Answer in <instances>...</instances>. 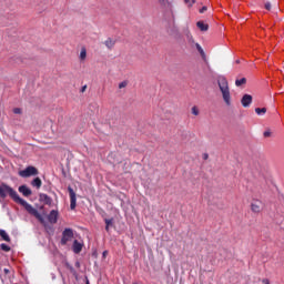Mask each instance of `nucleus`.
I'll use <instances>...</instances> for the list:
<instances>
[{"instance_id":"9","label":"nucleus","mask_w":284,"mask_h":284,"mask_svg":"<svg viewBox=\"0 0 284 284\" xmlns=\"http://www.w3.org/2000/svg\"><path fill=\"white\" fill-rule=\"evenodd\" d=\"M59 220V211L52 210L48 216L49 223H57Z\"/></svg>"},{"instance_id":"6","label":"nucleus","mask_w":284,"mask_h":284,"mask_svg":"<svg viewBox=\"0 0 284 284\" xmlns=\"http://www.w3.org/2000/svg\"><path fill=\"white\" fill-rule=\"evenodd\" d=\"M251 211L254 214H261V212H263V202H261V200H253L251 203Z\"/></svg>"},{"instance_id":"18","label":"nucleus","mask_w":284,"mask_h":284,"mask_svg":"<svg viewBox=\"0 0 284 284\" xmlns=\"http://www.w3.org/2000/svg\"><path fill=\"white\" fill-rule=\"evenodd\" d=\"M256 114H258V116H263V114H265L267 112L266 108H256L255 109Z\"/></svg>"},{"instance_id":"23","label":"nucleus","mask_w":284,"mask_h":284,"mask_svg":"<svg viewBox=\"0 0 284 284\" xmlns=\"http://www.w3.org/2000/svg\"><path fill=\"white\" fill-rule=\"evenodd\" d=\"M42 199H44L45 203H48V204L52 203V200L50 199V196H48L45 194L42 195Z\"/></svg>"},{"instance_id":"22","label":"nucleus","mask_w":284,"mask_h":284,"mask_svg":"<svg viewBox=\"0 0 284 284\" xmlns=\"http://www.w3.org/2000/svg\"><path fill=\"white\" fill-rule=\"evenodd\" d=\"M0 247L3 252H10V246H8V244H1Z\"/></svg>"},{"instance_id":"29","label":"nucleus","mask_w":284,"mask_h":284,"mask_svg":"<svg viewBox=\"0 0 284 284\" xmlns=\"http://www.w3.org/2000/svg\"><path fill=\"white\" fill-rule=\"evenodd\" d=\"M203 12H207V7H203L202 9H200V14H203Z\"/></svg>"},{"instance_id":"32","label":"nucleus","mask_w":284,"mask_h":284,"mask_svg":"<svg viewBox=\"0 0 284 284\" xmlns=\"http://www.w3.org/2000/svg\"><path fill=\"white\" fill-rule=\"evenodd\" d=\"M263 283L264 284H270V280H264Z\"/></svg>"},{"instance_id":"28","label":"nucleus","mask_w":284,"mask_h":284,"mask_svg":"<svg viewBox=\"0 0 284 284\" xmlns=\"http://www.w3.org/2000/svg\"><path fill=\"white\" fill-rule=\"evenodd\" d=\"M265 9H266V10H272V3L266 2V3H265Z\"/></svg>"},{"instance_id":"30","label":"nucleus","mask_w":284,"mask_h":284,"mask_svg":"<svg viewBox=\"0 0 284 284\" xmlns=\"http://www.w3.org/2000/svg\"><path fill=\"white\" fill-rule=\"evenodd\" d=\"M270 135H271L270 131L264 132V136H270Z\"/></svg>"},{"instance_id":"2","label":"nucleus","mask_w":284,"mask_h":284,"mask_svg":"<svg viewBox=\"0 0 284 284\" xmlns=\"http://www.w3.org/2000/svg\"><path fill=\"white\" fill-rule=\"evenodd\" d=\"M16 203H19L20 205H23L24 210H27L28 213H30L32 216H36V219H38V221H40L41 223H43V216H41L39 214V211H37V209H34L30 203H28L26 200L18 197L16 200Z\"/></svg>"},{"instance_id":"24","label":"nucleus","mask_w":284,"mask_h":284,"mask_svg":"<svg viewBox=\"0 0 284 284\" xmlns=\"http://www.w3.org/2000/svg\"><path fill=\"white\" fill-rule=\"evenodd\" d=\"M23 111L21 110V108H14L13 109V114H22Z\"/></svg>"},{"instance_id":"20","label":"nucleus","mask_w":284,"mask_h":284,"mask_svg":"<svg viewBox=\"0 0 284 284\" xmlns=\"http://www.w3.org/2000/svg\"><path fill=\"white\" fill-rule=\"evenodd\" d=\"M191 112L194 116H199L200 114L199 106H192Z\"/></svg>"},{"instance_id":"3","label":"nucleus","mask_w":284,"mask_h":284,"mask_svg":"<svg viewBox=\"0 0 284 284\" xmlns=\"http://www.w3.org/2000/svg\"><path fill=\"white\" fill-rule=\"evenodd\" d=\"M8 194H9V196H11V199H13V201H17L19 199V194L12 187H10L7 184L0 185V196L2 199H6V196H8Z\"/></svg>"},{"instance_id":"15","label":"nucleus","mask_w":284,"mask_h":284,"mask_svg":"<svg viewBox=\"0 0 284 284\" xmlns=\"http://www.w3.org/2000/svg\"><path fill=\"white\" fill-rule=\"evenodd\" d=\"M197 28L202 31V32H207L209 30V26L206 23H204L203 21H199L196 23Z\"/></svg>"},{"instance_id":"1","label":"nucleus","mask_w":284,"mask_h":284,"mask_svg":"<svg viewBox=\"0 0 284 284\" xmlns=\"http://www.w3.org/2000/svg\"><path fill=\"white\" fill-rule=\"evenodd\" d=\"M219 88L222 92L223 101L226 105H232V97L230 95V84L225 78L219 80Z\"/></svg>"},{"instance_id":"17","label":"nucleus","mask_w":284,"mask_h":284,"mask_svg":"<svg viewBox=\"0 0 284 284\" xmlns=\"http://www.w3.org/2000/svg\"><path fill=\"white\" fill-rule=\"evenodd\" d=\"M246 83H247V79H245V78H242V79L235 81V85L237 88H241V85H245Z\"/></svg>"},{"instance_id":"4","label":"nucleus","mask_w":284,"mask_h":284,"mask_svg":"<svg viewBox=\"0 0 284 284\" xmlns=\"http://www.w3.org/2000/svg\"><path fill=\"white\" fill-rule=\"evenodd\" d=\"M39 174V170L34 166H27L24 170L19 171V176L22 179H29V176H37Z\"/></svg>"},{"instance_id":"5","label":"nucleus","mask_w":284,"mask_h":284,"mask_svg":"<svg viewBox=\"0 0 284 284\" xmlns=\"http://www.w3.org/2000/svg\"><path fill=\"white\" fill-rule=\"evenodd\" d=\"M72 239H74V232H72V229H65L62 233V245H67L68 242L72 241Z\"/></svg>"},{"instance_id":"7","label":"nucleus","mask_w":284,"mask_h":284,"mask_svg":"<svg viewBox=\"0 0 284 284\" xmlns=\"http://www.w3.org/2000/svg\"><path fill=\"white\" fill-rule=\"evenodd\" d=\"M69 194H70V209L75 210L77 209V193H74V190L72 187H68Z\"/></svg>"},{"instance_id":"13","label":"nucleus","mask_w":284,"mask_h":284,"mask_svg":"<svg viewBox=\"0 0 284 284\" xmlns=\"http://www.w3.org/2000/svg\"><path fill=\"white\" fill-rule=\"evenodd\" d=\"M79 59L80 61H85L88 59V50L85 47L81 48Z\"/></svg>"},{"instance_id":"26","label":"nucleus","mask_w":284,"mask_h":284,"mask_svg":"<svg viewBox=\"0 0 284 284\" xmlns=\"http://www.w3.org/2000/svg\"><path fill=\"white\" fill-rule=\"evenodd\" d=\"M159 3H161V6H168V3H170V1L168 0H158Z\"/></svg>"},{"instance_id":"11","label":"nucleus","mask_w":284,"mask_h":284,"mask_svg":"<svg viewBox=\"0 0 284 284\" xmlns=\"http://www.w3.org/2000/svg\"><path fill=\"white\" fill-rule=\"evenodd\" d=\"M81 250H83V243L75 240L73 242V252H74V254H81Z\"/></svg>"},{"instance_id":"14","label":"nucleus","mask_w":284,"mask_h":284,"mask_svg":"<svg viewBox=\"0 0 284 284\" xmlns=\"http://www.w3.org/2000/svg\"><path fill=\"white\" fill-rule=\"evenodd\" d=\"M115 43H116V42H115L113 39H111V38H109V39H106V40L104 41V45H105L109 50H112V48H114Z\"/></svg>"},{"instance_id":"16","label":"nucleus","mask_w":284,"mask_h":284,"mask_svg":"<svg viewBox=\"0 0 284 284\" xmlns=\"http://www.w3.org/2000/svg\"><path fill=\"white\" fill-rule=\"evenodd\" d=\"M0 236L3 239V241H7V243H10V235H8V232L4 230H0Z\"/></svg>"},{"instance_id":"21","label":"nucleus","mask_w":284,"mask_h":284,"mask_svg":"<svg viewBox=\"0 0 284 284\" xmlns=\"http://www.w3.org/2000/svg\"><path fill=\"white\" fill-rule=\"evenodd\" d=\"M184 3H186L189 8H192V6L196 3V0H184Z\"/></svg>"},{"instance_id":"33","label":"nucleus","mask_w":284,"mask_h":284,"mask_svg":"<svg viewBox=\"0 0 284 284\" xmlns=\"http://www.w3.org/2000/svg\"><path fill=\"white\" fill-rule=\"evenodd\" d=\"M106 254H108V251H104V252H103V256H106Z\"/></svg>"},{"instance_id":"10","label":"nucleus","mask_w":284,"mask_h":284,"mask_svg":"<svg viewBox=\"0 0 284 284\" xmlns=\"http://www.w3.org/2000/svg\"><path fill=\"white\" fill-rule=\"evenodd\" d=\"M19 192L23 194V196H31L32 195V190L28 187L27 185H21L19 186Z\"/></svg>"},{"instance_id":"8","label":"nucleus","mask_w":284,"mask_h":284,"mask_svg":"<svg viewBox=\"0 0 284 284\" xmlns=\"http://www.w3.org/2000/svg\"><path fill=\"white\" fill-rule=\"evenodd\" d=\"M241 103L243 105V108H250V105H252V95L250 94H244Z\"/></svg>"},{"instance_id":"19","label":"nucleus","mask_w":284,"mask_h":284,"mask_svg":"<svg viewBox=\"0 0 284 284\" xmlns=\"http://www.w3.org/2000/svg\"><path fill=\"white\" fill-rule=\"evenodd\" d=\"M195 48L200 52L202 59H205V51H203V48L201 47V44L196 43Z\"/></svg>"},{"instance_id":"25","label":"nucleus","mask_w":284,"mask_h":284,"mask_svg":"<svg viewBox=\"0 0 284 284\" xmlns=\"http://www.w3.org/2000/svg\"><path fill=\"white\" fill-rule=\"evenodd\" d=\"M106 226L105 230H110V225H112V220H105Z\"/></svg>"},{"instance_id":"31","label":"nucleus","mask_w":284,"mask_h":284,"mask_svg":"<svg viewBox=\"0 0 284 284\" xmlns=\"http://www.w3.org/2000/svg\"><path fill=\"white\" fill-rule=\"evenodd\" d=\"M4 274H10V270L4 268Z\"/></svg>"},{"instance_id":"12","label":"nucleus","mask_w":284,"mask_h":284,"mask_svg":"<svg viewBox=\"0 0 284 284\" xmlns=\"http://www.w3.org/2000/svg\"><path fill=\"white\" fill-rule=\"evenodd\" d=\"M32 187H37V190L41 189V185H43V182L41 181V178H34L31 182Z\"/></svg>"},{"instance_id":"27","label":"nucleus","mask_w":284,"mask_h":284,"mask_svg":"<svg viewBox=\"0 0 284 284\" xmlns=\"http://www.w3.org/2000/svg\"><path fill=\"white\" fill-rule=\"evenodd\" d=\"M126 85H128V82H121L119 84V88H120V90H122V88H126Z\"/></svg>"}]
</instances>
